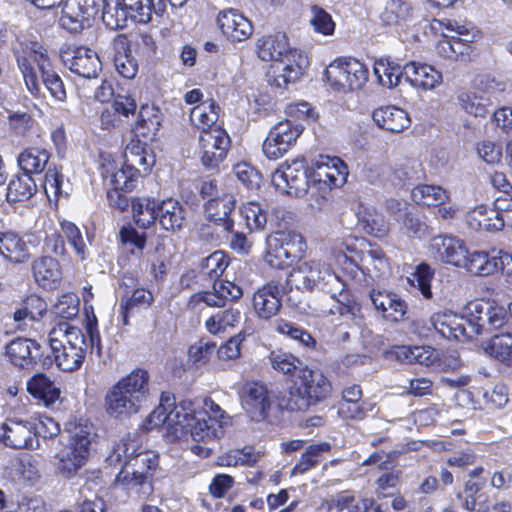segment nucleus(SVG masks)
I'll return each mask as SVG.
<instances>
[{
  "label": "nucleus",
  "instance_id": "obj_1",
  "mask_svg": "<svg viewBox=\"0 0 512 512\" xmlns=\"http://www.w3.org/2000/svg\"><path fill=\"white\" fill-rule=\"evenodd\" d=\"M506 318L504 307L490 301L475 300L465 306L463 315L450 310L439 311L431 315L429 322L443 338L464 342L500 328Z\"/></svg>",
  "mask_w": 512,
  "mask_h": 512
},
{
  "label": "nucleus",
  "instance_id": "obj_2",
  "mask_svg": "<svg viewBox=\"0 0 512 512\" xmlns=\"http://www.w3.org/2000/svg\"><path fill=\"white\" fill-rule=\"evenodd\" d=\"M148 397L149 374L143 369H134L108 389L104 408L111 418L126 420L140 411Z\"/></svg>",
  "mask_w": 512,
  "mask_h": 512
},
{
  "label": "nucleus",
  "instance_id": "obj_3",
  "mask_svg": "<svg viewBox=\"0 0 512 512\" xmlns=\"http://www.w3.org/2000/svg\"><path fill=\"white\" fill-rule=\"evenodd\" d=\"M18 67L27 90L34 96L41 94V83L57 101L66 99V90L63 80L54 70L47 51L37 44L24 51L17 58Z\"/></svg>",
  "mask_w": 512,
  "mask_h": 512
},
{
  "label": "nucleus",
  "instance_id": "obj_4",
  "mask_svg": "<svg viewBox=\"0 0 512 512\" xmlns=\"http://www.w3.org/2000/svg\"><path fill=\"white\" fill-rule=\"evenodd\" d=\"M66 444L57 454L58 470L66 478L74 476L85 464L93 439L94 426L87 420L75 419L66 424Z\"/></svg>",
  "mask_w": 512,
  "mask_h": 512
},
{
  "label": "nucleus",
  "instance_id": "obj_5",
  "mask_svg": "<svg viewBox=\"0 0 512 512\" xmlns=\"http://www.w3.org/2000/svg\"><path fill=\"white\" fill-rule=\"evenodd\" d=\"M141 445L136 434H128L116 443L106 462L110 466L122 464L120 472H135L154 476L159 465V457L151 451H140Z\"/></svg>",
  "mask_w": 512,
  "mask_h": 512
},
{
  "label": "nucleus",
  "instance_id": "obj_6",
  "mask_svg": "<svg viewBox=\"0 0 512 512\" xmlns=\"http://www.w3.org/2000/svg\"><path fill=\"white\" fill-rule=\"evenodd\" d=\"M287 284L291 289L301 292L315 290L331 292L332 288L342 286L339 277L326 263L320 260H305L298 263L289 273Z\"/></svg>",
  "mask_w": 512,
  "mask_h": 512
},
{
  "label": "nucleus",
  "instance_id": "obj_7",
  "mask_svg": "<svg viewBox=\"0 0 512 512\" xmlns=\"http://www.w3.org/2000/svg\"><path fill=\"white\" fill-rule=\"evenodd\" d=\"M299 385L291 388L286 407L291 411L306 410L311 404H317L331 393L332 385L329 379L318 369L306 366L299 374Z\"/></svg>",
  "mask_w": 512,
  "mask_h": 512
},
{
  "label": "nucleus",
  "instance_id": "obj_8",
  "mask_svg": "<svg viewBox=\"0 0 512 512\" xmlns=\"http://www.w3.org/2000/svg\"><path fill=\"white\" fill-rule=\"evenodd\" d=\"M265 262L272 268L284 269L300 259L306 251L302 235L291 231H280L267 240Z\"/></svg>",
  "mask_w": 512,
  "mask_h": 512
},
{
  "label": "nucleus",
  "instance_id": "obj_9",
  "mask_svg": "<svg viewBox=\"0 0 512 512\" xmlns=\"http://www.w3.org/2000/svg\"><path fill=\"white\" fill-rule=\"evenodd\" d=\"M311 168L305 158L288 160L281 164L272 174V184L277 190L288 195L301 197L312 184Z\"/></svg>",
  "mask_w": 512,
  "mask_h": 512
},
{
  "label": "nucleus",
  "instance_id": "obj_10",
  "mask_svg": "<svg viewBox=\"0 0 512 512\" xmlns=\"http://www.w3.org/2000/svg\"><path fill=\"white\" fill-rule=\"evenodd\" d=\"M327 81L336 90H360L368 80L367 67L357 59L343 58L335 60L325 71Z\"/></svg>",
  "mask_w": 512,
  "mask_h": 512
},
{
  "label": "nucleus",
  "instance_id": "obj_11",
  "mask_svg": "<svg viewBox=\"0 0 512 512\" xmlns=\"http://www.w3.org/2000/svg\"><path fill=\"white\" fill-rule=\"evenodd\" d=\"M231 145V140L223 128H214L200 132L197 154L201 163L208 169L217 168L224 161Z\"/></svg>",
  "mask_w": 512,
  "mask_h": 512
},
{
  "label": "nucleus",
  "instance_id": "obj_12",
  "mask_svg": "<svg viewBox=\"0 0 512 512\" xmlns=\"http://www.w3.org/2000/svg\"><path fill=\"white\" fill-rule=\"evenodd\" d=\"M308 65L307 56L301 50L288 45L283 59L268 72V83L277 88H284L290 83H295L304 74Z\"/></svg>",
  "mask_w": 512,
  "mask_h": 512
},
{
  "label": "nucleus",
  "instance_id": "obj_13",
  "mask_svg": "<svg viewBox=\"0 0 512 512\" xmlns=\"http://www.w3.org/2000/svg\"><path fill=\"white\" fill-rule=\"evenodd\" d=\"M61 27L71 33H78L91 26L99 10L98 0H63Z\"/></svg>",
  "mask_w": 512,
  "mask_h": 512
},
{
  "label": "nucleus",
  "instance_id": "obj_14",
  "mask_svg": "<svg viewBox=\"0 0 512 512\" xmlns=\"http://www.w3.org/2000/svg\"><path fill=\"white\" fill-rule=\"evenodd\" d=\"M303 127L290 120L280 121L269 131L263 142V153L270 160H277L285 155L296 143Z\"/></svg>",
  "mask_w": 512,
  "mask_h": 512
},
{
  "label": "nucleus",
  "instance_id": "obj_15",
  "mask_svg": "<svg viewBox=\"0 0 512 512\" xmlns=\"http://www.w3.org/2000/svg\"><path fill=\"white\" fill-rule=\"evenodd\" d=\"M64 65L83 78H96L102 69L98 54L88 47H68L61 52Z\"/></svg>",
  "mask_w": 512,
  "mask_h": 512
},
{
  "label": "nucleus",
  "instance_id": "obj_16",
  "mask_svg": "<svg viewBox=\"0 0 512 512\" xmlns=\"http://www.w3.org/2000/svg\"><path fill=\"white\" fill-rule=\"evenodd\" d=\"M348 175L346 164L338 157L320 155L311 167L312 184L341 186Z\"/></svg>",
  "mask_w": 512,
  "mask_h": 512
},
{
  "label": "nucleus",
  "instance_id": "obj_17",
  "mask_svg": "<svg viewBox=\"0 0 512 512\" xmlns=\"http://www.w3.org/2000/svg\"><path fill=\"white\" fill-rule=\"evenodd\" d=\"M241 403L251 419L256 422L268 417L272 405L266 386L258 382H248L242 387Z\"/></svg>",
  "mask_w": 512,
  "mask_h": 512
},
{
  "label": "nucleus",
  "instance_id": "obj_18",
  "mask_svg": "<svg viewBox=\"0 0 512 512\" xmlns=\"http://www.w3.org/2000/svg\"><path fill=\"white\" fill-rule=\"evenodd\" d=\"M217 24L223 35L231 42H242L253 34V25L237 9H225L217 16Z\"/></svg>",
  "mask_w": 512,
  "mask_h": 512
},
{
  "label": "nucleus",
  "instance_id": "obj_19",
  "mask_svg": "<svg viewBox=\"0 0 512 512\" xmlns=\"http://www.w3.org/2000/svg\"><path fill=\"white\" fill-rule=\"evenodd\" d=\"M429 249L435 259L457 267L463 265L468 250L463 240L449 235L433 237Z\"/></svg>",
  "mask_w": 512,
  "mask_h": 512
},
{
  "label": "nucleus",
  "instance_id": "obj_20",
  "mask_svg": "<svg viewBox=\"0 0 512 512\" xmlns=\"http://www.w3.org/2000/svg\"><path fill=\"white\" fill-rule=\"evenodd\" d=\"M282 287L274 282H268L259 288L253 295V307L261 319H271L282 306Z\"/></svg>",
  "mask_w": 512,
  "mask_h": 512
},
{
  "label": "nucleus",
  "instance_id": "obj_21",
  "mask_svg": "<svg viewBox=\"0 0 512 512\" xmlns=\"http://www.w3.org/2000/svg\"><path fill=\"white\" fill-rule=\"evenodd\" d=\"M41 346L32 339L17 337L6 346V355L9 361L20 368L32 369L40 358Z\"/></svg>",
  "mask_w": 512,
  "mask_h": 512
},
{
  "label": "nucleus",
  "instance_id": "obj_22",
  "mask_svg": "<svg viewBox=\"0 0 512 512\" xmlns=\"http://www.w3.org/2000/svg\"><path fill=\"white\" fill-rule=\"evenodd\" d=\"M2 440L8 447L14 449H34L39 447L34 437L32 421L10 420L3 424Z\"/></svg>",
  "mask_w": 512,
  "mask_h": 512
},
{
  "label": "nucleus",
  "instance_id": "obj_23",
  "mask_svg": "<svg viewBox=\"0 0 512 512\" xmlns=\"http://www.w3.org/2000/svg\"><path fill=\"white\" fill-rule=\"evenodd\" d=\"M236 200L231 191H222L221 197L208 200L205 204V213L210 221L222 227L223 230H231L235 220L231 216L235 209Z\"/></svg>",
  "mask_w": 512,
  "mask_h": 512
},
{
  "label": "nucleus",
  "instance_id": "obj_24",
  "mask_svg": "<svg viewBox=\"0 0 512 512\" xmlns=\"http://www.w3.org/2000/svg\"><path fill=\"white\" fill-rule=\"evenodd\" d=\"M370 299L374 308L389 321H401L407 312V304L395 293L373 289Z\"/></svg>",
  "mask_w": 512,
  "mask_h": 512
},
{
  "label": "nucleus",
  "instance_id": "obj_25",
  "mask_svg": "<svg viewBox=\"0 0 512 512\" xmlns=\"http://www.w3.org/2000/svg\"><path fill=\"white\" fill-rule=\"evenodd\" d=\"M404 80L412 87L426 91L440 84L442 75L430 65L409 62L404 65Z\"/></svg>",
  "mask_w": 512,
  "mask_h": 512
},
{
  "label": "nucleus",
  "instance_id": "obj_26",
  "mask_svg": "<svg viewBox=\"0 0 512 512\" xmlns=\"http://www.w3.org/2000/svg\"><path fill=\"white\" fill-rule=\"evenodd\" d=\"M157 216V221L163 230L177 232L184 226L186 209L177 199L167 198L159 201Z\"/></svg>",
  "mask_w": 512,
  "mask_h": 512
},
{
  "label": "nucleus",
  "instance_id": "obj_27",
  "mask_svg": "<svg viewBox=\"0 0 512 512\" xmlns=\"http://www.w3.org/2000/svg\"><path fill=\"white\" fill-rule=\"evenodd\" d=\"M372 118L376 125L391 133H400L410 126L408 113L396 106H383L375 109Z\"/></svg>",
  "mask_w": 512,
  "mask_h": 512
},
{
  "label": "nucleus",
  "instance_id": "obj_28",
  "mask_svg": "<svg viewBox=\"0 0 512 512\" xmlns=\"http://www.w3.org/2000/svg\"><path fill=\"white\" fill-rule=\"evenodd\" d=\"M466 223L473 230L496 232L505 226L504 215L487 206L480 205L466 215Z\"/></svg>",
  "mask_w": 512,
  "mask_h": 512
},
{
  "label": "nucleus",
  "instance_id": "obj_29",
  "mask_svg": "<svg viewBox=\"0 0 512 512\" xmlns=\"http://www.w3.org/2000/svg\"><path fill=\"white\" fill-rule=\"evenodd\" d=\"M32 272L36 283L44 289L56 288L62 278L58 261L48 256L36 259Z\"/></svg>",
  "mask_w": 512,
  "mask_h": 512
},
{
  "label": "nucleus",
  "instance_id": "obj_30",
  "mask_svg": "<svg viewBox=\"0 0 512 512\" xmlns=\"http://www.w3.org/2000/svg\"><path fill=\"white\" fill-rule=\"evenodd\" d=\"M197 413L195 403L190 400H182L172 404L168 413V428L174 433L183 435L188 432V427L196 420Z\"/></svg>",
  "mask_w": 512,
  "mask_h": 512
},
{
  "label": "nucleus",
  "instance_id": "obj_31",
  "mask_svg": "<svg viewBox=\"0 0 512 512\" xmlns=\"http://www.w3.org/2000/svg\"><path fill=\"white\" fill-rule=\"evenodd\" d=\"M57 366L66 372L78 370L85 358L86 351L57 343L56 338L49 339Z\"/></svg>",
  "mask_w": 512,
  "mask_h": 512
},
{
  "label": "nucleus",
  "instance_id": "obj_32",
  "mask_svg": "<svg viewBox=\"0 0 512 512\" xmlns=\"http://www.w3.org/2000/svg\"><path fill=\"white\" fill-rule=\"evenodd\" d=\"M288 41L284 35H265L256 41V53L262 61L279 62L288 49Z\"/></svg>",
  "mask_w": 512,
  "mask_h": 512
},
{
  "label": "nucleus",
  "instance_id": "obj_33",
  "mask_svg": "<svg viewBox=\"0 0 512 512\" xmlns=\"http://www.w3.org/2000/svg\"><path fill=\"white\" fill-rule=\"evenodd\" d=\"M220 107L214 101H205L196 105L190 112V121L200 132L222 128L217 121Z\"/></svg>",
  "mask_w": 512,
  "mask_h": 512
},
{
  "label": "nucleus",
  "instance_id": "obj_34",
  "mask_svg": "<svg viewBox=\"0 0 512 512\" xmlns=\"http://www.w3.org/2000/svg\"><path fill=\"white\" fill-rule=\"evenodd\" d=\"M154 476L140 474L138 472H119L116 476V482L123 486L129 493H134L140 499H147L154 491Z\"/></svg>",
  "mask_w": 512,
  "mask_h": 512
},
{
  "label": "nucleus",
  "instance_id": "obj_35",
  "mask_svg": "<svg viewBox=\"0 0 512 512\" xmlns=\"http://www.w3.org/2000/svg\"><path fill=\"white\" fill-rule=\"evenodd\" d=\"M0 255L16 264L26 262L29 258L26 243L13 232H0Z\"/></svg>",
  "mask_w": 512,
  "mask_h": 512
},
{
  "label": "nucleus",
  "instance_id": "obj_36",
  "mask_svg": "<svg viewBox=\"0 0 512 512\" xmlns=\"http://www.w3.org/2000/svg\"><path fill=\"white\" fill-rule=\"evenodd\" d=\"M484 353L508 366H512V333L494 335L481 345Z\"/></svg>",
  "mask_w": 512,
  "mask_h": 512
},
{
  "label": "nucleus",
  "instance_id": "obj_37",
  "mask_svg": "<svg viewBox=\"0 0 512 512\" xmlns=\"http://www.w3.org/2000/svg\"><path fill=\"white\" fill-rule=\"evenodd\" d=\"M47 311L46 302L38 295L27 296L13 313V319L21 328L27 321H39Z\"/></svg>",
  "mask_w": 512,
  "mask_h": 512
},
{
  "label": "nucleus",
  "instance_id": "obj_38",
  "mask_svg": "<svg viewBox=\"0 0 512 512\" xmlns=\"http://www.w3.org/2000/svg\"><path fill=\"white\" fill-rule=\"evenodd\" d=\"M50 154L46 149L30 147L25 149L18 156V165L24 173L40 174L49 166Z\"/></svg>",
  "mask_w": 512,
  "mask_h": 512
},
{
  "label": "nucleus",
  "instance_id": "obj_39",
  "mask_svg": "<svg viewBox=\"0 0 512 512\" xmlns=\"http://www.w3.org/2000/svg\"><path fill=\"white\" fill-rule=\"evenodd\" d=\"M331 444L328 442H320L310 444L301 454L300 459L293 467L291 474L293 476L303 475L318 466L323 455L329 453Z\"/></svg>",
  "mask_w": 512,
  "mask_h": 512
},
{
  "label": "nucleus",
  "instance_id": "obj_40",
  "mask_svg": "<svg viewBox=\"0 0 512 512\" xmlns=\"http://www.w3.org/2000/svg\"><path fill=\"white\" fill-rule=\"evenodd\" d=\"M373 70L378 83L389 89L397 87L404 79V66L389 59L376 60Z\"/></svg>",
  "mask_w": 512,
  "mask_h": 512
},
{
  "label": "nucleus",
  "instance_id": "obj_41",
  "mask_svg": "<svg viewBox=\"0 0 512 512\" xmlns=\"http://www.w3.org/2000/svg\"><path fill=\"white\" fill-rule=\"evenodd\" d=\"M463 262L460 268H464L475 275L488 276L497 272L496 255H490L484 251H474L472 253L467 251Z\"/></svg>",
  "mask_w": 512,
  "mask_h": 512
},
{
  "label": "nucleus",
  "instance_id": "obj_42",
  "mask_svg": "<svg viewBox=\"0 0 512 512\" xmlns=\"http://www.w3.org/2000/svg\"><path fill=\"white\" fill-rule=\"evenodd\" d=\"M27 391L46 406L53 404L60 395L59 389L45 374H36L27 382Z\"/></svg>",
  "mask_w": 512,
  "mask_h": 512
},
{
  "label": "nucleus",
  "instance_id": "obj_43",
  "mask_svg": "<svg viewBox=\"0 0 512 512\" xmlns=\"http://www.w3.org/2000/svg\"><path fill=\"white\" fill-rule=\"evenodd\" d=\"M458 99L462 109L475 117H485L493 105L491 95L487 92H463Z\"/></svg>",
  "mask_w": 512,
  "mask_h": 512
},
{
  "label": "nucleus",
  "instance_id": "obj_44",
  "mask_svg": "<svg viewBox=\"0 0 512 512\" xmlns=\"http://www.w3.org/2000/svg\"><path fill=\"white\" fill-rule=\"evenodd\" d=\"M269 361L274 370L291 379L298 377L306 367L299 358L281 350L272 351L269 355Z\"/></svg>",
  "mask_w": 512,
  "mask_h": 512
},
{
  "label": "nucleus",
  "instance_id": "obj_45",
  "mask_svg": "<svg viewBox=\"0 0 512 512\" xmlns=\"http://www.w3.org/2000/svg\"><path fill=\"white\" fill-rule=\"evenodd\" d=\"M412 17V7L404 0H388L380 14V20L387 26H401Z\"/></svg>",
  "mask_w": 512,
  "mask_h": 512
},
{
  "label": "nucleus",
  "instance_id": "obj_46",
  "mask_svg": "<svg viewBox=\"0 0 512 512\" xmlns=\"http://www.w3.org/2000/svg\"><path fill=\"white\" fill-rule=\"evenodd\" d=\"M56 338L57 343L81 350L87 349L85 335L82 331L68 322H60L49 333V339Z\"/></svg>",
  "mask_w": 512,
  "mask_h": 512
},
{
  "label": "nucleus",
  "instance_id": "obj_47",
  "mask_svg": "<svg viewBox=\"0 0 512 512\" xmlns=\"http://www.w3.org/2000/svg\"><path fill=\"white\" fill-rule=\"evenodd\" d=\"M161 126L160 111L153 105H142L136 122V132L153 139Z\"/></svg>",
  "mask_w": 512,
  "mask_h": 512
},
{
  "label": "nucleus",
  "instance_id": "obj_48",
  "mask_svg": "<svg viewBox=\"0 0 512 512\" xmlns=\"http://www.w3.org/2000/svg\"><path fill=\"white\" fill-rule=\"evenodd\" d=\"M158 203V200L146 197L132 201L133 218L139 227L147 229L158 220Z\"/></svg>",
  "mask_w": 512,
  "mask_h": 512
},
{
  "label": "nucleus",
  "instance_id": "obj_49",
  "mask_svg": "<svg viewBox=\"0 0 512 512\" xmlns=\"http://www.w3.org/2000/svg\"><path fill=\"white\" fill-rule=\"evenodd\" d=\"M412 200L423 206H438L448 200V192L438 185H418L411 191Z\"/></svg>",
  "mask_w": 512,
  "mask_h": 512
},
{
  "label": "nucleus",
  "instance_id": "obj_50",
  "mask_svg": "<svg viewBox=\"0 0 512 512\" xmlns=\"http://www.w3.org/2000/svg\"><path fill=\"white\" fill-rule=\"evenodd\" d=\"M37 191L35 180L31 175L23 173L13 177L7 187V200L11 202L29 199Z\"/></svg>",
  "mask_w": 512,
  "mask_h": 512
},
{
  "label": "nucleus",
  "instance_id": "obj_51",
  "mask_svg": "<svg viewBox=\"0 0 512 512\" xmlns=\"http://www.w3.org/2000/svg\"><path fill=\"white\" fill-rule=\"evenodd\" d=\"M115 48L123 49V52L117 51L114 56V66L116 71L125 79H133L138 73V62L126 49L125 38L115 40Z\"/></svg>",
  "mask_w": 512,
  "mask_h": 512
},
{
  "label": "nucleus",
  "instance_id": "obj_52",
  "mask_svg": "<svg viewBox=\"0 0 512 512\" xmlns=\"http://www.w3.org/2000/svg\"><path fill=\"white\" fill-rule=\"evenodd\" d=\"M239 216L247 232L260 231L267 223V214L257 202L244 203L239 209Z\"/></svg>",
  "mask_w": 512,
  "mask_h": 512
},
{
  "label": "nucleus",
  "instance_id": "obj_53",
  "mask_svg": "<svg viewBox=\"0 0 512 512\" xmlns=\"http://www.w3.org/2000/svg\"><path fill=\"white\" fill-rule=\"evenodd\" d=\"M124 156L127 166L136 170L139 177L149 174L155 163L154 156L138 145L127 146Z\"/></svg>",
  "mask_w": 512,
  "mask_h": 512
},
{
  "label": "nucleus",
  "instance_id": "obj_54",
  "mask_svg": "<svg viewBox=\"0 0 512 512\" xmlns=\"http://www.w3.org/2000/svg\"><path fill=\"white\" fill-rule=\"evenodd\" d=\"M274 329L279 334L297 341L303 347L313 349L316 346V340L312 337V335L293 322L284 319H277L274 321Z\"/></svg>",
  "mask_w": 512,
  "mask_h": 512
},
{
  "label": "nucleus",
  "instance_id": "obj_55",
  "mask_svg": "<svg viewBox=\"0 0 512 512\" xmlns=\"http://www.w3.org/2000/svg\"><path fill=\"white\" fill-rule=\"evenodd\" d=\"M242 318L241 311L237 308H228L219 311L206 320L205 326L212 334L225 331L229 327L237 326Z\"/></svg>",
  "mask_w": 512,
  "mask_h": 512
},
{
  "label": "nucleus",
  "instance_id": "obj_56",
  "mask_svg": "<svg viewBox=\"0 0 512 512\" xmlns=\"http://www.w3.org/2000/svg\"><path fill=\"white\" fill-rule=\"evenodd\" d=\"M188 432L195 441L209 442L220 439L224 434V428L206 418L196 417V420L188 427Z\"/></svg>",
  "mask_w": 512,
  "mask_h": 512
},
{
  "label": "nucleus",
  "instance_id": "obj_57",
  "mask_svg": "<svg viewBox=\"0 0 512 512\" xmlns=\"http://www.w3.org/2000/svg\"><path fill=\"white\" fill-rule=\"evenodd\" d=\"M419 168L420 164L417 160L406 159L394 166L390 175V181L394 185L404 186L410 184L412 181L419 179Z\"/></svg>",
  "mask_w": 512,
  "mask_h": 512
},
{
  "label": "nucleus",
  "instance_id": "obj_58",
  "mask_svg": "<svg viewBox=\"0 0 512 512\" xmlns=\"http://www.w3.org/2000/svg\"><path fill=\"white\" fill-rule=\"evenodd\" d=\"M359 225L367 233L375 237H382L387 233L384 216L375 209H365L359 215Z\"/></svg>",
  "mask_w": 512,
  "mask_h": 512
},
{
  "label": "nucleus",
  "instance_id": "obj_59",
  "mask_svg": "<svg viewBox=\"0 0 512 512\" xmlns=\"http://www.w3.org/2000/svg\"><path fill=\"white\" fill-rule=\"evenodd\" d=\"M309 23L314 32L324 36H330L335 31V22L332 16L322 7L313 5L310 7Z\"/></svg>",
  "mask_w": 512,
  "mask_h": 512
},
{
  "label": "nucleus",
  "instance_id": "obj_60",
  "mask_svg": "<svg viewBox=\"0 0 512 512\" xmlns=\"http://www.w3.org/2000/svg\"><path fill=\"white\" fill-rule=\"evenodd\" d=\"M229 265L228 257L223 251H215L201 263V273L211 280L219 278Z\"/></svg>",
  "mask_w": 512,
  "mask_h": 512
},
{
  "label": "nucleus",
  "instance_id": "obj_61",
  "mask_svg": "<svg viewBox=\"0 0 512 512\" xmlns=\"http://www.w3.org/2000/svg\"><path fill=\"white\" fill-rule=\"evenodd\" d=\"M372 505V498L356 499L348 491L341 492L335 499V506L339 512H367Z\"/></svg>",
  "mask_w": 512,
  "mask_h": 512
},
{
  "label": "nucleus",
  "instance_id": "obj_62",
  "mask_svg": "<svg viewBox=\"0 0 512 512\" xmlns=\"http://www.w3.org/2000/svg\"><path fill=\"white\" fill-rule=\"evenodd\" d=\"M79 298L74 293L60 296L53 306L52 313L61 319L71 320L78 315Z\"/></svg>",
  "mask_w": 512,
  "mask_h": 512
},
{
  "label": "nucleus",
  "instance_id": "obj_63",
  "mask_svg": "<svg viewBox=\"0 0 512 512\" xmlns=\"http://www.w3.org/2000/svg\"><path fill=\"white\" fill-rule=\"evenodd\" d=\"M433 275L434 272L431 267L426 263H421L415 268L409 281L419 289L425 298L429 299L432 297L431 280Z\"/></svg>",
  "mask_w": 512,
  "mask_h": 512
},
{
  "label": "nucleus",
  "instance_id": "obj_64",
  "mask_svg": "<svg viewBox=\"0 0 512 512\" xmlns=\"http://www.w3.org/2000/svg\"><path fill=\"white\" fill-rule=\"evenodd\" d=\"M127 166L126 163L111 176V183L114 189L130 192L136 187L139 173Z\"/></svg>",
  "mask_w": 512,
  "mask_h": 512
}]
</instances>
